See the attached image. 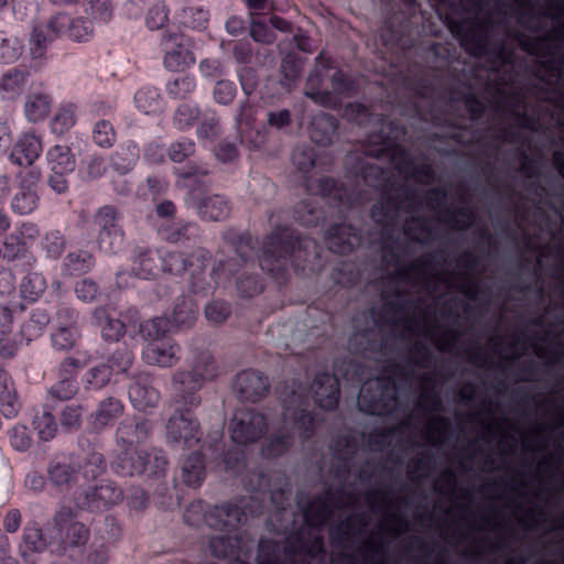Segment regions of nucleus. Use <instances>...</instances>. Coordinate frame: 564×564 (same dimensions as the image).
Here are the masks:
<instances>
[{
	"mask_svg": "<svg viewBox=\"0 0 564 564\" xmlns=\"http://www.w3.org/2000/svg\"><path fill=\"white\" fill-rule=\"evenodd\" d=\"M173 173L177 176L178 184L188 188V195L202 219L220 221L229 216L230 204L225 196L219 194L204 196L209 186L206 181L209 174L206 165L189 161L185 166L174 167Z\"/></svg>",
	"mask_w": 564,
	"mask_h": 564,
	"instance_id": "5",
	"label": "nucleus"
},
{
	"mask_svg": "<svg viewBox=\"0 0 564 564\" xmlns=\"http://www.w3.org/2000/svg\"><path fill=\"white\" fill-rule=\"evenodd\" d=\"M437 264L436 253H429L425 257H421L410 264L397 270V279L402 282H410L412 275L417 278L425 275L431 270L435 269Z\"/></svg>",
	"mask_w": 564,
	"mask_h": 564,
	"instance_id": "47",
	"label": "nucleus"
},
{
	"mask_svg": "<svg viewBox=\"0 0 564 564\" xmlns=\"http://www.w3.org/2000/svg\"><path fill=\"white\" fill-rule=\"evenodd\" d=\"M304 186L310 194L332 199L338 206L348 209L352 208L359 200V193L355 188L330 176H323L317 180L304 176Z\"/></svg>",
	"mask_w": 564,
	"mask_h": 564,
	"instance_id": "14",
	"label": "nucleus"
},
{
	"mask_svg": "<svg viewBox=\"0 0 564 564\" xmlns=\"http://www.w3.org/2000/svg\"><path fill=\"white\" fill-rule=\"evenodd\" d=\"M40 246L46 258L58 260L67 247V239L61 230L51 229L42 236Z\"/></svg>",
	"mask_w": 564,
	"mask_h": 564,
	"instance_id": "51",
	"label": "nucleus"
},
{
	"mask_svg": "<svg viewBox=\"0 0 564 564\" xmlns=\"http://www.w3.org/2000/svg\"><path fill=\"white\" fill-rule=\"evenodd\" d=\"M322 247L307 236L289 226H275L263 239L259 265L274 281L283 284L289 268L295 271H315L321 268Z\"/></svg>",
	"mask_w": 564,
	"mask_h": 564,
	"instance_id": "3",
	"label": "nucleus"
},
{
	"mask_svg": "<svg viewBox=\"0 0 564 564\" xmlns=\"http://www.w3.org/2000/svg\"><path fill=\"white\" fill-rule=\"evenodd\" d=\"M294 429L303 441L311 440L316 430V421L313 412L306 409H297L292 413Z\"/></svg>",
	"mask_w": 564,
	"mask_h": 564,
	"instance_id": "60",
	"label": "nucleus"
},
{
	"mask_svg": "<svg viewBox=\"0 0 564 564\" xmlns=\"http://www.w3.org/2000/svg\"><path fill=\"white\" fill-rule=\"evenodd\" d=\"M76 106L67 104L62 106L51 121V129L55 134H63L76 122Z\"/></svg>",
	"mask_w": 564,
	"mask_h": 564,
	"instance_id": "64",
	"label": "nucleus"
},
{
	"mask_svg": "<svg viewBox=\"0 0 564 564\" xmlns=\"http://www.w3.org/2000/svg\"><path fill=\"white\" fill-rule=\"evenodd\" d=\"M198 307L191 295L177 299L172 314L169 317L173 328L191 326L197 317Z\"/></svg>",
	"mask_w": 564,
	"mask_h": 564,
	"instance_id": "41",
	"label": "nucleus"
},
{
	"mask_svg": "<svg viewBox=\"0 0 564 564\" xmlns=\"http://www.w3.org/2000/svg\"><path fill=\"white\" fill-rule=\"evenodd\" d=\"M120 215L113 206L100 207L94 216V226L98 231L99 249L106 254H117L124 246V234L119 225Z\"/></svg>",
	"mask_w": 564,
	"mask_h": 564,
	"instance_id": "10",
	"label": "nucleus"
},
{
	"mask_svg": "<svg viewBox=\"0 0 564 564\" xmlns=\"http://www.w3.org/2000/svg\"><path fill=\"white\" fill-rule=\"evenodd\" d=\"M247 521V518L239 524L226 527L224 529H215L221 534L213 536L209 542L212 554L219 558H238L243 539L240 527Z\"/></svg>",
	"mask_w": 564,
	"mask_h": 564,
	"instance_id": "25",
	"label": "nucleus"
},
{
	"mask_svg": "<svg viewBox=\"0 0 564 564\" xmlns=\"http://www.w3.org/2000/svg\"><path fill=\"white\" fill-rule=\"evenodd\" d=\"M223 240L234 250L236 257L218 260L209 279L205 270L212 254L204 248H198L188 256L181 251L160 250L161 270L174 275L188 272L191 292L207 295L215 288L225 286L226 282L230 281L254 257L258 248V239L253 238L248 230L239 231L229 228L223 232Z\"/></svg>",
	"mask_w": 564,
	"mask_h": 564,
	"instance_id": "1",
	"label": "nucleus"
},
{
	"mask_svg": "<svg viewBox=\"0 0 564 564\" xmlns=\"http://www.w3.org/2000/svg\"><path fill=\"white\" fill-rule=\"evenodd\" d=\"M180 346L171 338L151 340L142 351V359L153 366L172 367L178 360Z\"/></svg>",
	"mask_w": 564,
	"mask_h": 564,
	"instance_id": "27",
	"label": "nucleus"
},
{
	"mask_svg": "<svg viewBox=\"0 0 564 564\" xmlns=\"http://www.w3.org/2000/svg\"><path fill=\"white\" fill-rule=\"evenodd\" d=\"M24 45L22 40L7 31H0V63L13 64L22 55Z\"/></svg>",
	"mask_w": 564,
	"mask_h": 564,
	"instance_id": "49",
	"label": "nucleus"
},
{
	"mask_svg": "<svg viewBox=\"0 0 564 564\" xmlns=\"http://www.w3.org/2000/svg\"><path fill=\"white\" fill-rule=\"evenodd\" d=\"M232 388L241 400L254 403L267 395L270 383L262 372L247 369L237 373Z\"/></svg>",
	"mask_w": 564,
	"mask_h": 564,
	"instance_id": "22",
	"label": "nucleus"
},
{
	"mask_svg": "<svg viewBox=\"0 0 564 564\" xmlns=\"http://www.w3.org/2000/svg\"><path fill=\"white\" fill-rule=\"evenodd\" d=\"M30 73L26 68L12 67L0 77V96L3 100H15L25 90Z\"/></svg>",
	"mask_w": 564,
	"mask_h": 564,
	"instance_id": "34",
	"label": "nucleus"
},
{
	"mask_svg": "<svg viewBox=\"0 0 564 564\" xmlns=\"http://www.w3.org/2000/svg\"><path fill=\"white\" fill-rule=\"evenodd\" d=\"M51 552L74 557L75 552L84 547L89 540V529L75 520L70 508H62L53 518Z\"/></svg>",
	"mask_w": 564,
	"mask_h": 564,
	"instance_id": "8",
	"label": "nucleus"
},
{
	"mask_svg": "<svg viewBox=\"0 0 564 564\" xmlns=\"http://www.w3.org/2000/svg\"><path fill=\"white\" fill-rule=\"evenodd\" d=\"M50 321L48 312L45 308L36 307L32 311L30 318L21 325L19 336L29 344L42 336Z\"/></svg>",
	"mask_w": 564,
	"mask_h": 564,
	"instance_id": "43",
	"label": "nucleus"
},
{
	"mask_svg": "<svg viewBox=\"0 0 564 564\" xmlns=\"http://www.w3.org/2000/svg\"><path fill=\"white\" fill-rule=\"evenodd\" d=\"M382 145V152L392 153L393 159H399L395 169L400 173H405L419 183H431L435 178V173L430 164L416 165L406 150L400 147L394 138L390 135H379Z\"/></svg>",
	"mask_w": 564,
	"mask_h": 564,
	"instance_id": "17",
	"label": "nucleus"
},
{
	"mask_svg": "<svg viewBox=\"0 0 564 564\" xmlns=\"http://www.w3.org/2000/svg\"><path fill=\"white\" fill-rule=\"evenodd\" d=\"M46 159L53 173H70L76 166L74 154L65 145H54L51 148L47 151Z\"/></svg>",
	"mask_w": 564,
	"mask_h": 564,
	"instance_id": "44",
	"label": "nucleus"
},
{
	"mask_svg": "<svg viewBox=\"0 0 564 564\" xmlns=\"http://www.w3.org/2000/svg\"><path fill=\"white\" fill-rule=\"evenodd\" d=\"M95 267V257L87 250L68 252L63 259L62 272L65 275L79 276Z\"/></svg>",
	"mask_w": 564,
	"mask_h": 564,
	"instance_id": "40",
	"label": "nucleus"
},
{
	"mask_svg": "<svg viewBox=\"0 0 564 564\" xmlns=\"http://www.w3.org/2000/svg\"><path fill=\"white\" fill-rule=\"evenodd\" d=\"M338 127L339 122L335 116L319 112L311 121L310 138L317 145H330L334 142Z\"/></svg>",
	"mask_w": 564,
	"mask_h": 564,
	"instance_id": "32",
	"label": "nucleus"
},
{
	"mask_svg": "<svg viewBox=\"0 0 564 564\" xmlns=\"http://www.w3.org/2000/svg\"><path fill=\"white\" fill-rule=\"evenodd\" d=\"M180 24L185 28L202 31L206 29L209 21V11L203 6L189 4L183 7L176 13Z\"/></svg>",
	"mask_w": 564,
	"mask_h": 564,
	"instance_id": "45",
	"label": "nucleus"
},
{
	"mask_svg": "<svg viewBox=\"0 0 564 564\" xmlns=\"http://www.w3.org/2000/svg\"><path fill=\"white\" fill-rule=\"evenodd\" d=\"M128 395L132 406L138 411L155 408L161 397L149 375L138 376L129 386Z\"/></svg>",
	"mask_w": 564,
	"mask_h": 564,
	"instance_id": "28",
	"label": "nucleus"
},
{
	"mask_svg": "<svg viewBox=\"0 0 564 564\" xmlns=\"http://www.w3.org/2000/svg\"><path fill=\"white\" fill-rule=\"evenodd\" d=\"M328 249L341 256L351 253L361 240L360 230L346 223L334 224L325 234Z\"/></svg>",
	"mask_w": 564,
	"mask_h": 564,
	"instance_id": "24",
	"label": "nucleus"
},
{
	"mask_svg": "<svg viewBox=\"0 0 564 564\" xmlns=\"http://www.w3.org/2000/svg\"><path fill=\"white\" fill-rule=\"evenodd\" d=\"M19 401L10 373L0 368V410L4 417L12 419L19 412Z\"/></svg>",
	"mask_w": 564,
	"mask_h": 564,
	"instance_id": "39",
	"label": "nucleus"
},
{
	"mask_svg": "<svg viewBox=\"0 0 564 564\" xmlns=\"http://www.w3.org/2000/svg\"><path fill=\"white\" fill-rule=\"evenodd\" d=\"M218 375L216 360L208 352H200L196 357L192 370L174 373L175 403L180 406L165 424L166 443L170 446L192 448L200 443L203 432L193 411L202 402L198 392L204 383L214 380Z\"/></svg>",
	"mask_w": 564,
	"mask_h": 564,
	"instance_id": "2",
	"label": "nucleus"
},
{
	"mask_svg": "<svg viewBox=\"0 0 564 564\" xmlns=\"http://www.w3.org/2000/svg\"><path fill=\"white\" fill-rule=\"evenodd\" d=\"M140 159L139 144L128 140L118 145L110 156V166L117 173L124 175L131 172Z\"/></svg>",
	"mask_w": 564,
	"mask_h": 564,
	"instance_id": "35",
	"label": "nucleus"
},
{
	"mask_svg": "<svg viewBox=\"0 0 564 564\" xmlns=\"http://www.w3.org/2000/svg\"><path fill=\"white\" fill-rule=\"evenodd\" d=\"M42 152V141L35 133H24L13 145L10 161L19 166H31Z\"/></svg>",
	"mask_w": 564,
	"mask_h": 564,
	"instance_id": "31",
	"label": "nucleus"
},
{
	"mask_svg": "<svg viewBox=\"0 0 564 564\" xmlns=\"http://www.w3.org/2000/svg\"><path fill=\"white\" fill-rule=\"evenodd\" d=\"M256 564H288L285 556H282L281 542L272 538H261Z\"/></svg>",
	"mask_w": 564,
	"mask_h": 564,
	"instance_id": "46",
	"label": "nucleus"
},
{
	"mask_svg": "<svg viewBox=\"0 0 564 564\" xmlns=\"http://www.w3.org/2000/svg\"><path fill=\"white\" fill-rule=\"evenodd\" d=\"M200 226L181 218L163 220L158 226V235L170 243H196L202 238Z\"/></svg>",
	"mask_w": 564,
	"mask_h": 564,
	"instance_id": "23",
	"label": "nucleus"
},
{
	"mask_svg": "<svg viewBox=\"0 0 564 564\" xmlns=\"http://www.w3.org/2000/svg\"><path fill=\"white\" fill-rule=\"evenodd\" d=\"M329 83L332 85L330 94H334L335 100L332 105H326V108L338 110L343 106V99L354 98L359 93L357 80L340 68H334Z\"/></svg>",
	"mask_w": 564,
	"mask_h": 564,
	"instance_id": "30",
	"label": "nucleus"
},
{
	"mask_svg": "<svg viewBox=\"0 0 564 564\" xmlns=\"http://www.w3.org/2000/svg\"><path fill=\"white\" fill-rule=\"evenodd\" d=\"M47 474L51 482L61 490L68 488L76 477V469L70 457L65 455L55 456L51 459Z\"/></svg>",
	"mask_w": 564,
	"mask_h": 564,
	"instance_id": "36",
	"label": "nucleus"
},
{
	"mask_svg": "<svg viewBox=\"0 0 564 564\" xmlns=\"http://www.w3.org/2000/svg\"><path fill=\"white\" fill-rule=\"evenodd\" d=\"M447 26L460 46L470 56L479 57L485 55L488 44L487 22H481L476 18H467L448 20Z\"/></svg>",
	"mask_w": 564,
	"mask_h": 564,
	"instance_id": "12",
	"label": "nucleus"
},
{
	"mask_svg": "<svg viewBox=\"0 0 564 564\" xmlns=\"http://www.w3.org/2000/svg\"><path fill=\"white\" fill-rule=\"evenodd\" d=\"M46 280L40 272H29L23 276L20 283L21 297L35 302L46 290Z\"/></svg>",
	"mask_w": 564,
	"mask_h": 564,
	"instance_id": "52",
	"label": "nucleus"
},
{
	"mask_svg": "<svg viewBox=\"0 0 564 564\" xmlns=\"http://www.w3.org/2000/svg\"><path fill=\"white\" fill-rule=\"evenodd\" d=\"M369 216L376 226L380 228L382 236L388 235V232L393 229L398 220V216L394 215V213H392V210L380 199L372 204L369 210Z\"/></svg>",
	"mask_w": 564,
	"mask_h": 564,
	"instance_id": "57",
	"label": "nucleus"
},
{
	"mask_svg": "<svg viewBox=\"0 0 564 564\" xmlns=\"http://www.w3.org/2000/svg\"><path fill=\"white\" fill-rule=\"evenodd\" d=\"M23 543L31 552H43L51 550V536L47 538L36 523H28L23 531Z\"/></svg>",
	"mask_w": 564,
	"mask_h": 564,
	"instance_id": "59",
	"label": "nucleus"
},
{
	"mask_svg": "<svg viewBox=\"0 0 564 564\" xmlns=\"http://www.w3.org/2000/svg\"><path fill=\"white\" fill-rule=\"evenodd\" d=\"M52 99L46 94H34L29 96L24 111L29 121L39 122L45 119L51 109Z\"/></svg>",
	"mask_w": 564,
	"mask_h": 564,
	"instance_id": "53",
	"label": "nucleus"
},
{
	"mask_svg": "<svg viewBox=\"0 0 564 564\" xmlns=\"http://www.w3.org/2000/svg\"><path fill=\"white\" fill-rule=\"evenodd\" d=\"M160 250H153L150 248L138 247L134 250V259L132 261V272L118 271L116 273V285L119 289L128 288L129 280L132 279V274L139 279H153L161 270L159 267Z\"/></svg>",
	"mask_w": 564,
	"mask_h": 564,
	"instance_id": "19",
	"label": "nucleus"
},
{
	"mask_svg": "<svg viewBox=\"0 0 564 564\" xmlns=\"http://www.w3.org/2000/svg\"><path fill=\"white\" fill-rule=\"evenodd\" d=\"M314 401L325 411H334L339 402V379L336 375L323 371L318 372L312 383Z\"/></svg>",
	"mask_w": 564,
	"mask_h": 564,
	"instance_id": "26",
	"label": "nucleus"
},
{
	"mask_svg": "<svg viewBox=\"0 0 564 564\" xmlns=\"http://www.w3.org/2000/svg\"><path fill=\"white\" fill-rule=\"evenodd\" d=\"M301 70L302 62L296 55L288 54L283 57L281 63V86L285 90L291 91L296 85Z\"/></svg>",
	"mask_w": 564,
	"mask_h": 564,
	"instance_id": "58",
	"label": "nucleus"
},
{
	"mask_svg": "<svg viewBox=\"0 0 564 564\" xmlns=\"http://www.w3.org/2000/svg\"><path fill=\"white\" fill-rule=\"evenodd\" d=\"M133 101L135 107L143 113L150 115L161 109V95L158 88L147 85L138 89Z\"/></svg>",
	"mask_w": 564,
	"mask_h": 564,
	"instance_id": "50",
	"label": "nucleus"
},
{
	"mask_svg": "<svg viewBox=\"0 0 564 564\" xmlns=\"http://www.w3.org/2000/svg\"><path fill=\"white\" fill-rule=\"evenodd\" d=\"M206 476L205 456L200 451L191 453L182 465V479L188 487H199Z\"/></svg>",
	"mask_w": 564,
	"mask_h": 564,
	"instance_id": "38",
	"label": "nucleus"
},
{
	"mask_svg": "<svg viewBox=\"0 0 564 564\" xmlns=\"http://www.w3.org/2000/svg\"><path fill=\"white\" fill-rule=\"evenodd\" d=\"M335 68L334 61L330 57H325L319 54L316 57V64L310 72L304 95L311 99L314 104L326 108V105H332L335 100L334 94L327 87V80H329V72Z\"/></svg>",
	"mask_w": 564,
	"mask_h": 564,
	"instance_id": "15",
	"label": "nucleus"
},
{
	"mask_svg": "<svg viewBox=\"0 0 564 564\" xmlns=\"http://www.w3.org/2000/svg\"><path fill=\"white\" fill-rule=\"evenodd\" d=\"M324 217V210L314 204L313 198L301 200L294 208V219L305 227H316Z\"/></svg>",
	"mask_w": 564,
	"mask_h": 564,
	"instance_id": "48",
	"label": "nucleus"
},
{
	"mask_svg": "<svg viewBox=\"0 0 564 564\" xmlns=\"http://www.w3.org/2000/svg\"><path fill=\"white\" fill-rule=\"evenodd\" d=\"M40 177L41 173L36 169H31L21 176L20 186L11 200V210L14 214L30 215L37 208L40 203L37 193Z\"/></svg>",
	"mask_w": 564,
	"mask_h": 564,
	"instance_id": "21",
	"label": "nucleus"
},
{
	"mask_svg": "<svg viewBox=\"0 0 564 564\" xmlns=\"http://www.w3.org/2000/svg\"><path fill=\"white\" fill-rule=\"evenodd\" d=\"M124 410L123 403L115 398L109 397L100 401L91 414V425L99 431L106 426L113 425L115 421L122 415Z\"/></svg>",
	"mask_w": 564,
	"mask_h": 564,
	"instance_id": "37",
	"label": "nucleus"
},
{
	"mask_svg": "<svg viewBox=\"0 0 564 564\" xmlns=\"http://www.w3.org/2000/svg\"><path fill=\"white\" fill-rule=\"evenodd\" d=\"M173 326L166 316L154 317L140 325V333L149 341L151 340H166V334L172 332Z\"/></svg>",
	"mask_w": 564,
	"mask_h": 564,
	"instance_id": "54",
	"label": "nucleus"
},
{
	"mask_svg": "<svg viewBox=\"0 0 564 564\" xmlns=\"http://www.w3.org/2000/svg\"><path fill=\"white\" fill-rule=\"evenodd\" d=\"M29 247L12 231L0 243V257L9 262L25 256Z\"/></svg>",
	"mask_w": 564,
	"mask_h": 564,
	"instance_id": "61",
	"label": "nucleus"
},
{
	"mask_svg": "<svg viewBox=\"0 0 564 564\" xmlns=\"http://www.w3.org/2000/svg\"><path fill=\"white\" fill-rule=\"evenodd\" d=\"M160 47L164 53L163 65L167 70L178 72L195 64L189 39L180 32H164Z\"/></svg>",
	"mask_w": 564,
	"mask_h": 564,
	"instance_id": "13",
	"label": "nucleus"
},
{
	"mask_svg": "<svg viewBox=\"0 0 564 564\" xmlns=\"http://www.w3.org/2000/svg\"><path fill=\"white\" fill-rule=\"evenodd\" d=\"M252 499L241 500L240 503L226 502L223 505L210 506L204 500L192 501L184 511V522L191 527H200L203 524L210 529H224L235 527L241 523L246 516H258L261 513V503L251 506Z\"/></svg>",
	"mask_w": 564,
	"mask_h": 564,
	"instance_id": "6",
	"label": "nucleus"
},
{
	"mask_svg": "<svg viewBox=\"0 0 564 564\" xmlns=\"http://www.w3.org/2000/svg\"><path fill=\"white\" fill-rule=\"evenodd\" d=\"M392 378L380 377L376 382L366 383L359 393L358 405L368 415L384 416L390 414L397 403V395L391 392Z\"/></svg>",
	"mask_w": 564,
	"mask_h": 564,
	"instance_id": "9",
	"label": "nucleus"
},
{
	"mask_svg": "<svg viewBox=\"0 0 564 564\" xmlns=\"http://www.w3.org/2000/svg\"><path fill=\"white\" fill-rule=\"evenodd\" d=\"M237 293L240 297L250 299L264 290V281L259 274L245 273L237 279Z\"/></svg>",
	"mask_w": 564,
	"mask_h": 564,
	"instance_id": "63",
	"label": "nucleus"
},
{
	"mask_svg": "<svg viewBox=\"0 0 564 564\" xmlns=\"http://www.w3.org/2000/svg\"><path fill=\"white\" fill-rule=\"evenodd\" d=\"M344 494L343 488L335 491L326 490L324 495L316 496L312 501L297 502L303 520L310 528H321L333 514L332 505L339 500Z\"/></svg>",
	"mask_w": 564,
	"mask_h": 564,
	"instance_id": "20",
	"label": "nucleus"
},
{
	"mask_svg": "<svg viewBox=\"0 0 564 564\" xmlns=\"http://www.w3.org/2000/svg\"><path fill=\"white\" fill-rule=\"evenodd\" d=\"M451 100L452 101H463L467 112L470 115V118L474 120L480 119L486 110V104L480 100L475 93L471 91H460L458 89L449 90Z\"/></svg>",
	"mask_w": 564,
	"mask_h": 564,
	"instance_id": "55",
	"label": "nucleus"
},
{
	"mask_svg": "<svg viewBox=\"0 0 564 564\" xmlns=\"http://www.w3.org/2000/svg\"><path fill=\"white\" fill-rule=\"evenodd\" d=\"M74 499L77 507L83 510L102 511L119 503L123 499V491L115 482L105 481L76 492Z\"/></svg>",
	"mask_w": 564,
	"mask_h": 564,
	"instance_id": "16",
	"label": "nucleus"
},
{
	"mask_svg": "<svg viewBox=\"0 0 564 564\" xmlns=\"http://www.w3.org/2000/svg\"><path fill=\"white\" fill-rule=\"evenodd\" d=\"M447 191L444 187H432L427 192L426 203L431 208L443 209L442 221L455 229L467 230L475 221L476 214L467 207L451 209L446 206Z\"/></svg>",
	"mask_w": 564,
	"mask_h": 564,
	"instance_id": "18",
	"label": "nucleus"
},
{
	"mask_svg": "<svg viewBox=\"0 0 564 564\" xmlns=\"http://www.w3.org/2000/svg\"><path fill=\"white\" fill-rule=\"evenodd\" d=\"M553 39L564 41V22L558 25L551 34H546L536 39L534 42H524L521 48L530 54H539L541 56H554L557 54L558 46L552 44Z\"/></svg>",
	"mask_w": 564,
	"mask_h": 564,
	"instance_id": "42",
	"label": "nucleus"
},
{
	"mask_svg": "<svg viewBox=\"0 0 564 564\" xmlns=\"http://www.w3.org/2000/svg\"><path fill=\"white\" fill-rule=\"evenodd\" d=\"M196 88V79L191 75H181L167 82L166 93L173 99H185Z\"/></svg>",
	"mask_w": 564,
	"mask_h": 564,
	"instance_id": "62",
	"label": "nucleus"
},
{
	"mask_svg": "<svg viewBox=\"0 0 564 564\" xmlns=\"http://www.w3.org/2000/svg\"><path fill=\"white\" fill-rule=\"evenodd\" d=\"M153 425L148 419H124L116 431L121 452L111 464L112 470L119 476L147 475L160 478L165 475L169 459L161 448L138 451L134 445L144 443L151 435Z\"/></svg>",
	"mask_w": 564,
	"mask_h": 564,
	"instance_id": "4",
	"label": "nucleus"
},
{
	"mask_svg": "<svg viewBox=\"0 0 564 564\" xmlns=\"http://www.w3.org/2000/svg\"><path fill=\"white\" fill-rule=\"evenodd\" d=\"M122 314L115 317L108 306H98L93 311L91 319L100 328L101 337L105 341L117 343L127 332V326L122 321Z\"/></svg>",
	"mask_w": 564,
	"mask_h": 564,
	"instance_id": "29",
	"label": "nucleus"
},
{
	"mask_svg": "<svg viewBox=\"0 0 564 564\" xmlns=\"http://www.w3.org/2000/svg\"><path fill=\"white\" fill-rule=\"evenodd\" d=\"M93 33V23L84 18H70L66 13H56L46 23L33 28L30 40V54L32 59L44 57L47 46L59 36H67L74 41H87Z\"/></svg>",
	"mask_w": 564,
	"mask_h": 564,
	"instance_id": "7",
	"label": "nucleus"
},
{
	"mask_svg": "<svg viewBox=\"0 0 564 564\" xmlns=\"http://www.w3.org/2000/svg\"><path fill=\"white\" fill-rule=\"evenodd\" d=\"M32 426L37 432L39 438L44 442L54 438L57 431L55 417L46 409L36 411L32 420Z\"/></svg>",
	"mask_w": 564,
	"mask_h": 564,
	"instance_id": "56",
	"label": "nucleus"
},
{
	"mask_svg": "<svg viewBox=\"0 0 564 564\" xmlns=\"http://www.w3.org/2000/svg\"><path fill=\"white\" fill-rule=\"evenodd\" d=\"M294 444V436L291 431L280 427L269 434L261 444L260 453L265 459H278L289 453Z\"/></svg>",
	"mask_w": 564,
	"mask_h": 564,
	"instance_id": "33",
	"label": "nucleus"
},
{
	"mask_svg": "<svg viewBox=\"0 0 564 564\" xmlns=\"http://www.w3.org/2000/svg\"><path fill=\"white\" fill-rule=\"evenodd\" d=\"M269 427L267 416L252 409H238L229 425L231 441L238 445L258 442Z\"/></svg>",
	"mask_w": 564,
	"mask_h": 564,
	"instance_id": "11",
	"label": "nucleus"
}]
</instances>
